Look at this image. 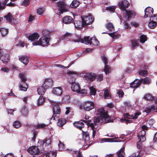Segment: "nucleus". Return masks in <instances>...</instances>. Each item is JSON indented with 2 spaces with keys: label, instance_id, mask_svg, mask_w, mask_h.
Here are the masks:
<instances>
[{
  "label": "nucleus",
  "instance_id": "obj_1",
  "mask_svg": "<svg viewBox=\"0 0 157 157\" xmlns=\"http://www.w3.org/2000/svg\"><path fill=\"white\" fill-rule=\"evenodd\" d=\"M97 115H99L94 120V123L90 121L82 120L84 123H86L88 126H90L93 130L92 137L94 138L96 135V131L100 128L99 125L102 123H105L108 122L109 116L108 114L107 111L101 107L98 110Z\"/></svg>",
  "mask_w": 157,
  "mask_h": 157
},
{
  "label": "nucleus",
  "instance_id": "obj_2",
  "mask_svg": "<svg viewBox=\"0 0 157 157\" xmlns=\"http://www.w3.org/2000/svg\"><path fill=\"white\" fill-rule=\"evenodd\" d=\"M50 39L49 35H44L42 36L40 40L36 42H33V45H41L43 46H47Z\"/></svg>",
  "mask_w": 157,
  "mask_h": 157
},
{
  "label": "nucleus",
  "instance_id": "obj_3",
  "mask_svg": "<svg viewBox=\"0 0 157 157\" xmlns=\"http://www.w3.org/2000/svg\"><path fill=\"white\" fill-rule=\"evenodd\" d=\"M79 108L86 111H90L94 108V104L92 101H86L80 105Z\"/></svg>",
  "mask_w": 157,
  "mask_h": 157
},
{
  "label": "nucleus",
  "instance_id": "obj_4",
  "mask_svg": "<svg viewBox=\"0 0 157 157\" xmlns=\"http://www.w3.org/2000/svg\"><path fill=\"white\" fill-rule=\"evenodd\" d=\"M19 76L21 81L19 83V88L20 90L23 91H26L28 88V86L25 81H26V77L25 74L20 73Z\"/></svg>",
  "mask_w": 157,
  "mask_h": 157
},
{
  "label": "nucleus",
  "instance_id": "obj_5",
  "mask_svg": "<svg viewBox=\"0 0 157 157\" xmlns=\"http://www.w3.org/2000/svg\"><path fill=\"white\" fill-rule=\"evenodd\" d=\"M82 21L83 27H87L89 25H90L94 20V18L91 15L83 16H82Z\"/></svg>",
  "mask_w": 157,
  "mask_h": 157
},
{
  "label": "nucleus",
  "instance_id": "obj_6",
  "mask_svg": "<svg viewBox=\"0 0 157 157\" xmlns=\"http://www.w3.org/2000/svg\"><path fill=\"white\" fill-rule=\"evenodd\" d=\"M83 42L86 44H89L95 46H97L99 44V42L98 40L95 37H93L91 38H90L89 36L84 37Z\"/></svg>",
  "mask_w": 157,
  "mask_h": 157
},
{
  "label": "nucleus",
  "instance_id": "obj_7",
  "mask_svg": "<svg viewBox=\"0 0 157 157\" xmlns=\"http://www.w3.org/2000/svg\"><path fill=\"white\" fill-rule=\"evenodd\" d=\"M57 6L59 7V10H60V13H61L68 11L69 6L67 5L64 2H59L57 3Z\"/></svg>",
  "mask_w": 157,
  "mask_h": 157
},
{
  "label": "nucleus",
  "instance_id": "obj_8",
  "mask_svg": "<svg viewBox=\"0 0 157 157\" xmlns=\"http://www.w3.org/2000/svg\"><path fill=\"white\" fill-rule=\"evenodd\" d=\"M142 128L143 130L139 132L137 134V136L139 140L140 141L144 142L145 141L146 138L145 136V135L146 131L147 128V127L145 125H143L142 126Z\"/></svg>",
  "mask_w": 157,
  "mask_h": 157
},
{
  "label": "nucleus",
  "instance_id": "obj_9",
  "mask_svg": "<svg viewBox=\"0 0 157 157\" xmlns=\"http://www.w3.org/2000/svg\"><path fill=\"white\" fill-rule=\"evenodd\" d=\"M53 110L54 115L51 117V119L53 118V120H55L56 115L59 114L60 111V107L58 103H55L53 104Z\"/></svg>",
  "mask_w": 157,
  "mask_h": 157
},
{
  "label": "nucleus",
  "instance_id": "obj_10",
  "mask_svg": "<svg viewBox=\"0 0 157 157\" xmlns=\"http://www.w3.org/2000/svg\"><path fill=\"white\" fill-rule=\"evenodd\" d=\"M101 59L105 65V67L104 69V71L105 74H109L110 72L111 69L109 67L106 65L107 64V57L104 55L101 56Z\"/></svg>",
  "mask_w": 157,
  "mask_h": 157
},
{
  "label": "nucleus",
  "instance_id": "obj_11",
  "mask_svg": "<svg viewBox=\"0 0 157 157\" xmlns=\"http://www.w3.org/2000/svg\"><path fill=\"white\" fill-rule=\"evenodd\" d=\"M77 75L76 73H73L72 72H70L68 73L67 80L69 83L72 84L75 82L76 77Z\"/></svg>",
  "mask_w": 157,
  "mask_h": 157
},
{
  "label": "nucleus",
  "instance_id": "obj_12",
  "mask_svg": "<svg viewBox=\"0 0 157 157\" xmlns=\"http://www.w3.org/2000/svg\"><path fill=\"white\" fill-rule=\"evenodd\" d=\"M129 5V3L127 0H124L122 2H119L118 6L120 8L125 11L126 9L128 8Z\"/></svg>",
  "mask_w": 157,
  "mask_h": 157
},
{
  "label": "nucleus",
  "instance_id": "obj_13",
  "mask_svg": "<svg viewBox=\"0 0 157 157\" xmlns=\"http://www.w3.org/2000/svg\"><path fill=\"white\" fill-rule=\"evenodd\" d=\"M32 155H36L38 154L39 152V150L37 147L33 146L29 147L27 150Z\"/></svg>",
  "mask_w": 157,
  "mask_h": 157
},
{
  "label": "nucleus",
  "instance_id": "obj_14",
  "mask_svg": "<svg viewBox=\"0 0 157 157\" xmlns=\"http://www.w3.org/2000/svg\"><path fill=\"white\" fill-rule=\"evenodd\" d=\"M144 11L145 15L144 17L145 18L151 16V15L153 14V9L150 7H148L146 8Z\"/></svg>",
  "mask_w": 157,
  "mask_h": 157
},
{
  "label": "nucleus",
  "instance_id": "obj_15",
  "mask_svg": "<svg viewBox=\"0 0 157 157\" xmlns=\"http://www.w3.org/2000/svg\"><path fill=\"white\" fill-rule=\"evenodd\" d=\"M53 81L51 78L47 79L43 84V86L46 89L51 87L52 86Z\"/></svg>",
  "mask_w": 157,
  "mask_h": 157
},
{
  "label": "nucleus",
  "instance_id": "obj_16",
  "mask_svg": "<svg viewBox=\"0 0 157 157\" xmlns=\"http://www.w3.org/2000/svg\"><path fill=\"white\" fill-rule=\"evenodd\" d=\"M140 114V113L138 112L136 113L134 115H130L128 113H126L124 114V117L129 119H134L137 118Z\"/></svg>",
  "mask_w": 157,
  "mask_h": 157
},
{
  "label": "nucleus",
  "instance_id": "obj_17",
  "mask_svg": "<svg viewBox=\"0 0 157 157\" xmlns=\"http://www.w3.org/2000/svg\"><path fill=\"white\" fill-rule=\"evenodd\" d=\"M126 16L124 17V19L128 20L129 18L134 16L135 15V13L133 11H127L125 10Z\"/></svg>",
  "mask_w": 157,
  "mask_h": 157
},
{
  "label": "nucleus",
  "instance_id": "obj_18",
  "mask_svg": "<svg viewBox=\"0 0 157 157\" xmlns=\"http://www.w3.org/2000/svg\"><path fill=\"white\" fill-rule=\"evenodd\" d=\"M71 84V88L72 91L77 93L79 92L81 88L78 83L76 82Z\"/></svg>",
  "mask_w": 157,
  "mask_h": 157
},
{
  "label": "nucleus",
  "instance_id": "obj_19",
  "mask_svg": "<svg viewBox=\"0 0 157 157\" xmlns=\"http://www.w3.org/2000/svg\"><path fill=\"white\" fill-rule=\"evenodd\" d=\"M63 89L61 87H55L52 90V93L57 96H60L63 92Z\"/></svg>",
  "mask_w": 157,
  "mask_h": 157
},
{
  "label": "nucleus",
  "instance_id": "obj_20",
  "mask_svg": "<svg viewBox=\"0 0 157 157\" xmlns=\"http://www.w3.org/2000/svg\"><path fill=\"white\" fill-rule=\"evenodd\" d=\"M63 22L65 24H70L73 21V19L70 16H66L63 18Z\"/></svg>",
  "mask_w": 157,
  "mask_h": 157
},
{
  "label": "nucleus",
  "instance_id": "obj_21",
  "mask_svg": "<svg viewBox=\"0 0 157 157\" xmlns=\"http://www.w3.org/2000/svg\"><path fill=\"white\" fill-rule=\"evenodd\" d=\"M39 37V35L37 33H33L28 36L29 40L33 41L35 40H37Z\"/></svg>",
  "mask_w": 157,
  "mask_h": 157
},
{
  "label": "nucleus",
  "instance_id": "obj_22",
  "mask_svg": "<svg viewBox=\"0 0 157 157\" xmlns=\"http://www.w3.org/2000/svg\"><path fill=\"white\" fill-rule=\"evenodd\" d=\"M141 83V80H135L130 84V87L137 88L140 85Z\"/></svg>",
  "mask_w": 157,
  "mask_h": 157
},
{
  "label": "nucleus",
  "instance_id": "obj_23",
  "mask_svg": "<svg viewBox=\"0 0 157 157\" xmlns=\"http://www.w3.org/2000/svg\"><path fill=\"white\" fill-rule=\"evenodd\" d=\"M19 60L25 65H27L29 62L28 57L24 56H19Z\"/></svg>",
  "mask_w": 157,
  "mask_h": 157
},
{
  "label": "nucleus",
  "instance_id": "obj_24",
  "mask_svg": "<svg viewBox=\"0 0 157 157\" xmlns=\"http://www.w3.org/2000/svg\"><path fill=\"white\" fill-rule=\"evenodd\" d=\"M95 74L93 73H87L86 74L85 76L86 79L89 80L90 81H92L95 78Z\"/></svg>",
  "mask_w": 157,
  "mask_h": 157
},
{
  "label": "nucleus",
  "instance_id": "obj_25",
  "mask_svg": "<svg viewBox=\"0 0 157 157\" xmlns=\"http://www.w3.org/2000/svg\"><path fill=\"white\" fill-rule=\"evenodd\" d=\"M82 138L85 142L87 144H89L90 140L89 134L87 132H83Z\"/></svg>",
  "mask_w": 157,
  "mask_h": 157
},
{
  "label": "nucleus",
  "instance_id": "obj_26",
  "mask_svg": "<svg viewBox=\"0 0 157 157\" xmlns=\"http://www.w3.org/2000/svg\"><path fill=\"white\" fill-rule=\"evenodd\" d=\"M154 110L155 112L157 113V108H155L154 105H151L146 107L144 109V111L147 113H149Z\"/></svg>",
  "mask_w": 157,
  "mask_h": 157
},
{
  "label": "nucleus",
  "instance_id": "obj_27",
  "mask_svg": "<svg viewBox=\"0 0 157 157\" xmlns=\"http://www.w3.org/2000/svg\"><path fill=\"white\" fill-rule=\"evenodd\" d=\"M9 55L7 54H2L0 57V59L3 63H7L9 60Z\"/></svg>",
  "mask_w": 157,
  "mask_h": 157
},
{
  "label": "nucleus",
  "instance_id": "obj_28",
  "mask_svg": "<svg viewBox=\"0 0 157 157\" xmlns=\"http://www.w3.org/2000/svg\"><path fill=\"white\" fill-rule=\"evenodd\" d=\"M75 27L78 29H80L83 27V23L80 21H75L74 22Z\"/></svg>",
  "mask_w": 157,
  "mask_h": 157
},
{
  "label": "nucleus",
  "instance_id": "obj_29",
  "mask_svg": "<svg viewBox=\"0 0 157 157\" xmlns=\"http://www.w3.org/2000/svg\"><path fill=\"white\" fill-rule=\"evenodd\" d=\"M124 148L123 147L118 151L116 153L117 157H125V153L124 152Z\"/></svg>",
  "mask_w": 157,
  "mask_h": 157
},
{
  "label": "nucleus",
  "instance_id": "obj_30",
  "mask_svg": "<svg viewBox=\"0 0 157 157\" xmlns=\"http://www.w3.org/2000/svg\"><path fill=\"white\" fill-rule=\"evenodd\" d=\"M74 125L80 130H81L84 126L83 123L80 121H77L74 123Z\"/></svg>",
  "mask_w": 157,
  "mask_h": 157
},
{
  "label": "nucleus",
  "instance_id": "obj_31",
  "mask_svg": "<svg viewBox=\"0 0 157 157\" xmlns=\"http://www.w3.org/2000/svg\"><path fill=\"white\" fill-rule=\"evenodd\" d=\"M44 87L43 86H41L38 88L37 91L39 94L42 95L44 94L45 88H44Z\"/></svg>",
  "mask_w": 157,
  "mask_h": 157
},
{
  "label": "nucleus",
  "instance_id": "obj_32",
  "mask_svg": "<svg viewBox=\"0 0 157 157\" xmlns=\"http://www.w3.org/2000/svg\"><path fill=\"white\" fill-rule=\"evenodd\" d=\"M79 2L76 0H73L71 4H70V6L73 8H76L79 5Z\"/></svg>",
  "mask_w": 157,
  "mask_h": 157
},
{
  "label": "nucleus",
  "instance_id": "obj_33",
  "mask_svg": "<svg viewBox=\"0 0 157 157\" xmlns=\"http://www.w3.org/2000/svg\"><path fill=\"white\" fill-rule=\"evenodd\" d=\"M105 26L106 28L110 31H113L114 30V27L111 23H109L106 25Z\"/></svg>",
  "mask_w": 157,
  "mask_h": 157
},
{
  "label": "nucleus",
  "instance_id": "obj_34",
  "mask_svg": "<svg viewBox=\"0 0 157 157\" xmlns=\"http://www.w3.org/2000/svg\"><path fill=\"white\" fill-rule=\"evenodd\" d=\"M144 98L145 99L148 100L149 101H152L154 99V97L152 96L151 94H147L144 95Z\"/></svg>",
  "mask_w": 157,
  "mask_h": 157
},
{
  "label": "nucleus",
  "instance_id": "obj_35",
  "mask_svg": "<svg viewBox=\"0 0 157 157\" xmlns=\"http://www.w3.org/2000/svg\"><path fill=\"white\" fill-rule=\"evenodd\" d=\"M0 32L2 34V36H5L8 34V30L7 29L2 28H0Z\"/></svg>",
  "mask_w": 157,
  "mask_h": 157
},
{
  "label": "nucleus",
  "instance_id": "obj_36",
  "mask_svg": "<svg viewBox=\"0 0 157 157\" xmlns=\"http://www.w3.org/2000/svg\"><path fill=\"white\" fill-rule=\"evenodd\" d=\"M66 123V120L63 118H61L58 120L57 124L59 126H62L64 125Z\"/></svg>",
  "mask_w": 157,
  "mask_h": 157
},
{
  "label": "nucleus",
  "instance_id": "obj_37",
  "mask_svg": "<svg viewBox=\"0 0 157 157\" xmlns=\"http://www.w3.org/2000/svg\"><path fill=\"white\" fill-rule=\"evenodd\" d=\"M44 98L42 96H40L37 100V105H42L44 103Z\"/></svg>",
  "mask_w": 157,
  "mask_h": 157
},
{
  "label": "nucleus",
  "instance_id": "obj_38",
  "mask_svg": "<svg viewBox=\"0 0 157 157\" xmlns=\"http://www.w3.org/2000/svg\"><path fill=\"white\" fill-rule=\"evenodd\" d=\"M114 142V140L112 138H103L101 139L100 142L101 143L104 142Z\"/></svg>",
  "mask_w": 157,
  "mask_h": 157
},
{
  "label": "nucleus",
  "instance_id": "obj_39",
  "mask_svg": "<svg viewBox=\"0 0 157 157\" xmlns=\"http://www.w3.org/2000/svg\"><path fill=\"white\" fill-rule=\"evenodd\" d=\"M150 17V21L152 22H157V15L156 14H152Z\"/></svg>",
  "mask_w": 157,
  "mask_h": 157
},
{
  "label": "nucleus",
  "instance_id": "obj_40",
  "mask_svg": "<svg viewBox=\"0 0 157 157\" xmlns=\"http://www.w3.org/2000/svg\"><path fill=\"white\" fill-rule=\"evenodd\" d=\"M4 17L6 18V20L9 22H10L12 21V17L11 14L9 13L6 15Z\"/></svg>",
  "mask_w": 157,
  "mask_h": 157
},
{
  "label": "nucleus",
  "instance_id": "obj_41",
  "mask_svg": "<svg viewBox=\"0 0 157 157\" xmlns=\"http://www.w3.org/2000/svg\"><path fill=\"white\" fill-rule=\"evenodd\" d=\"M56 151H50L47 153V156L49 157H56Z\"/></svg>",
  "mask_w": 157,
  "mask_h": 157
},
{
  "label": "nucleus",
  "instance_id": "obj_42",
  "mask_svg": "<svg viewBox=\"0 0 157 157\" xmlns=\"http://www.w3.org/2000/svg\"><path fill=\"white\" fill-rule=\"evenodd\" d=\"M90 91V94L91 95H95L96 94V89L93 86L89 87Z\"/></svg>",
  "mask_w": 157,
  "mask_h": 157
},
{
  "label": "nucleus",
  "instance_id": "obj_43",
  "mask_svg": "<svg viewBox=\"0 0 157 157\" xmlns=\"http://www.w3.org/2000/svg\"><path fill=\"white\" fill-rule=\"evenodd\" d=\"M156 23L150 21L148 24V25L149 27L151 29L154 28L156 26Z\"/></svg>",
  "mask_w": 157,
  "mask_h": 157
},
{
  "label": "nucleus",
  "instance_id": "obj_44",
  "mask_svg": "<svg viewBox=\"0 0 157 157\" xmlns=\"http://www.w3.org/2000/svg\"><path fill=\"white\" fill-rule=\"evenodd\" d=\"M141 83H143L144 84H148L150 82V79L147 78H145L144 79H140Z\"/></svg>",
  "mask_w": 157,
  "mask_h": 157
},
{
  "label": "nucleus",
  "instance_id": "obj_45",
  "mask_svg": "<svg viewBox=\"0 0 157 157\" xmlns=\"http://www.w3.org/2000/svg\"><path fill=\"white\" fill-rule=\"evenodd\" d=\"M104 96L105 99H109L110 98V95L107 90H105Z\"/></svg>",
  "mask_w": 157,
  "mask_h": 157
},
{
  "label": "nucleus",
  "instance_id": "obj_46",
  "mask_svg": "<svg viewBox=\"0 0 157 157\" xmlns=\"http://www.w3.org/2000/svg\"><path fill=\"white\" fill-rule=\"evenodd\" d=\"M9 0H5L2 4L0 3V10L4 9L5 8V5H6L7 2Z\"/></svg>",
  "mask_w": 157,
  "mask_h": 157
},
{
  "label": "nucleus",
  "instance_id": "obj_47",
  "mask_svg": "<svg viewBox=\"0 0 157 157\" xmlns=\"http://www.w3.org/2000/svg\"><path fill=\"white\" fill-rule=\"evenodd\" d=\"M132 46V48H134L135 47L138 46L137 41L136 40H131Z\"/></svg>",
  "mask_w": 157,
  "mask_h": 157
},
{
  "label": "nucleus",
  "instance_id": "obj_48",
  "mask_svg": "<svg viewBox=\"0 0 157 157\" xmlns=\"http://www.w3.org/2000/svg\"><path fill=\"white\" fill-rule=\"evenodd\" d=\"M108 34L113 38L116 39L118 38V35L117 34V33L115 32H113L112 33H109Z\"/></svg>",
  "mask_w": 157,
  "mask_h": 157
},
{
  "label": "nucleus",
  "instance_id": "obj_49",
  "mask_svg": "<svg viewBox=\"0 0 157 157\" xmlns=\"http://www.w3.org/2000/svg\"><path fill=\"white\" fill-rule=\"evenodd\" d=\"M28 112V109L26 107L24 106L22 108L21 113L23 115L26 116Z\"/></svg>",
  "mask_w": 157,
  "mask_h": 157
},
{
  "label": "nucleus",
  "instance_id": "obj_50",
  "mask_svg": "<svg viewBox=\"0 0 157 157\" xmlns=\"http://www.w3.org/2000/svg\"><path fill=\"white\" fill-rule=\"evenodd\" d=\"M13 125L15 128H18L21 126V123L18 121H15L13 123Z\"/></svg>",
  "mask_w": 157,
  "mask_h": 157
},
{
  "label": "nucleus",
  "instance_id": "obj_51",
  "mask_svg": "<svg viewBox=\"0 0 157 157\" xmlns=\"http://www.w3.org/2000/svg\"><path fill=\"white\" fill-rule=\"evenodd\" d=\"M44 8H39L37 10V13L38 14L40 15L44 13Z\"/></svg>",
  "mask_w": 157,
  "mask_h": 157
},
{
  "label": "nucleus",
  "instance_id": "obj_52",
  "mask_svg": "<svg viewBox=\"0 0 157 157\" xmlns=\"http://www.w3.org/2000/svg\"><path fill=\"white\" fill-rule=\"evenodd\" d=\"M139 73L140 75L144 76L147 74V71L146 70H140Z\"/></svg>",
  "mask_w": 157,
  "mask_h": 157
},
{
  "label": "nucleus",
  "instance_id": "obj_53",
  "mask_svg": "<svg viewBox=\"0 0 157 157\" xmlns=\"http://www.w3.org/2000/svg\"><path fill=\"white\" fill-rule=\"evenodd\" d=\"M147 40V37L144 35H141L140 37V42L144 43Z\"/></svg>",
  "mask_w": 157,
  "mask_h": 157
},
{
  "label": "nucleus",
  "instance_id": "obj_54",
  "mask_svg": "<svg viewBox=\"0 0 157 157\" xmlns=\"http://www.w3.org/2000/svg\"><path fill=\"white\" fill-rule=\"evenodd\" d=\"M120 121L121 122L124 123L126 124L131 123L132 121V120H129L125 119H121Z\"/></svg>",
  "mask_w": 157,
  "mask_h": 157
},
{
  "label": "nucleus",
  "instance_id": "obj_55",
  "mask_svg": "<svg viewBox=\"0 0 157 157\" xmlns=\"http://www.w3.org/2000/svg\"><path fill=\"white\" fill-rule=\"evenodd\" d=\"M117 93L118 94L119 97H122L124 94L123 92L120 89L117 90Z\"/></svg>",
  "mask_w": 157,
  "mask_h": 157
},
{
  "label": "nucleus",
  "instance_id": "obj_56",
  "mask_svg": "<svg viewBox=\"0 0 157 157\" xmlns=\"http://www.w3.org/2000/svg\"><path fill=\"white\" fill-rule=\"evenodd\" d=\"M59 150L60 151H62L64 148V145L63 143L60 142L58 144Z\"/></svg>",
  "mask_w": 157,
  "mask_h": 157
},
{
  "label": "nucleus",
  "instance_id": "obj_57",
  "mask_svg": "<svg viewBox=\"0 0 157 157\" xmlns=\"http://www.w3.org/2000/svg\"><path fill=\"white\" fill-rule=\"evenodd\" d=\"M15 45L16 46H21L22 47L24 46V44L21 41H19L18 42H16L15 43Z\"/></svg>",
  "mask_w": 157,
  "mask_h": 157
},
{
  "label": "nucleus",
  "instance_id": "obj_58",
  "mask_svg": "<svg viewBox=\"0 0 157 157\" xmlns=\"http://www.w3.org/2000/svg\"><path fill=\"white\" fill-rule=\"evenodd\" d=\"M115 9V7L114 6H112L111 7H107L106 10H108L112 12H113Z\"/></svg>",
  "mask_w": 157,
  "mask_h": 157
},
{
  "label": "nucleus",
  "instance_id": "obj_59",
  "mask_svg": "<svg viewBox=\"0 0 157 157\" xmlns=\"http://www.w3.org/2000/svg\"><path fill=\"white\" fill-rule=\"evenodd\" d=\"M47 126L46 125L44 124H39L37 125V128H44Z\"/></svg>",
  "mask_w": 157,
  "mask_h": 157
},
{
  "label": "nucleus",
  "instance_id": "obj_60",
  "mask_svg": "<svg viewBox=\"0 0 157 157\" xmlns=\"http://www.w3.org/2000/svg\"><path fill=\"white\" fill-rule=\"evenodd\" d=\"M97 81L100 82L103 80V75L102 74H100L98 75L97 78Z\"/></svg>",
  "mask_w": 157,
  "mask_h": 157
},
{
  "label": "nucleus",
  "instance_id": "obj_61",
  "mask_svg": "<svg viewBox=\"0 0 157 157\" xmlns=\"http://www.w3.org/2000/svg\"><path fill=\"white\" fill-rule=\"evenodd\" d=\"M122 20L124 21V22L123 23L124 25V27L125 28L127 29L128 28V24L127 22L126 21H127V20H126L125 19H124V18H123Z\"/></svg>",
  "mask_w": 157,
  "mask_h": 157
},
{
  "label": "nucleus",
  "instance_id": "obj_62",
  "mask_svg": "<svg viewBox=\"0 0 157 157\" xmlns=\"http://www.w3.org/2000/svg\"><path fill=\"white\" fill-rule=\"evenodd\" d=\"M78 93L82 94H87V92L86 90L85 89L82 90H80V89L79 91V92Z\"/></svg>",
  "mask_w": 157,
  "mask_h": 157
},
{
  "label": "nucleus",
  "instance_id": "obj_63",
  "mask_svg": "<svg viewBox=\"0 0 157 157\" xmlns=\"http://www.w3.org/2000/svg\"><path fill=\"white\" fill-rule=\"evenodd\" d=\"M51 142V140L50 139H46V140L45 141V143L48 145H50Z\"/></svg>",
  "mask_w": 157,
  "mask_h": 157
},
{
  "label": "nucleus",
  "instance_id": "obj_64",
  "mask_svg": "<svg viewBox=\"0 0 157 157\" xmlns=\"http://www.w3.org/2000/svg\"><path fill=\"white\" fill-rule=\"evenodd\" d=\"M1 70L5 72H7L9 71V69L7 67H3L1 69Z\"/></svg>",
  "mask_w": 157,
  "mask_h": 157
}]
</instances>
